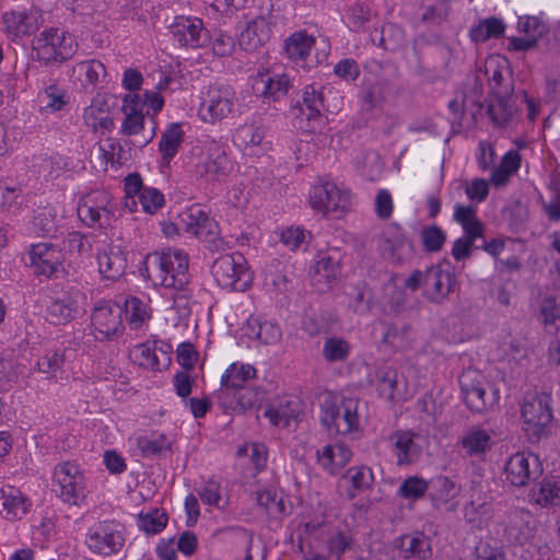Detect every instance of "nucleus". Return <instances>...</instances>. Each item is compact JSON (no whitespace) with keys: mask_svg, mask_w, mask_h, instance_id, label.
<instances>
[{"mask_svg":"<svg viewBox=\"0 0 560 560\" xmlns=\"http://www.w3.org/2000/svg\"><path fill=\"white\" fill-rule=\"evenodd\" d=\"M485 72L495 101L489 105V114L498 125L512 117L514 108L509 103L513 93L511 79L508 75V61L498 55L489 56L485 61Z\"/></svg>","mask_w":560,"mask_h":560,"instance_id":"nucleus-1","label":"nucleus"},{"mask_svg":"<svg viewBox=\"0 0 560 560\" xmlns=\"http://www.w3.org/2000/svg\"><path fill=\"white\" fill-rule=\"evenodd\" d=\"M308 203L322 217L339 220L353 210L354 196L346 186L324 180L311 188Z\"/></svg>","mask_w":560,"mask_h":560,"instance_id":"nucleus-2","label":"nucleus"},{"mask_svg":"<svg viewBox=\"0 0 560 560\" xmlns=\"http://www.w3.org/2000/svg\"><path fill=\"white\" fill-rule=\"evenodd\" d=\"M359 400L343 398L340 402L327 394L320 402V420L329 434H348L358 429Z\"/></svg>","mask_w":560,"mask_h":560,"instance_id":"nucleus-3","label":"nucleus"},{"mask_svg":"<svg viewBox=\"0 0 560 560\" xmlns=\"http://www.w3.org/2000/svg\"><path fill=\"white\" fill-rule=\"evenodd\" d=\"M215 282L225 290L244 292L253 282L247 261L242 254H226L218 257L212 265Z\"/></svg>","mask_w":560,"mask_h":560,"instance_id":"nucleus-4","label":"nucleus"},{"mask_svg":"<svg viewBox=\"0 0 560 560\" xmlns=\"http://www.w3.org/2000/svg\"><path fill=\"white\" fill-rule=\"evenodd\" d=\"M155 280L165 288L182 290L188 283V255L180 249L167 248L154 253Z\"/></svg>","mask_w":560,"mask_h":560,"instance_id":"nucleus-5","label":"nucleus"},{"mask_svg":"<svg viewBox=\"0 0 560 560\" xmlns=\"http://www.w3.org/2000/svg\"><path fill=\"white\" fill-rule=\"evenodd\" d=\"M459 383L465 404L470 411L482 413L499 402V389L492 387L479 372L465 371Z\"/></svg>","mask_w":560,"mask_h":560,"instance_id":"nucleus-6","label":"nucleus"},{"mask_svg":"<svg viewBox=\"0 0 560 560\" xmlns=\"http://www.w3.org/2000/svg\"><path fill=\"white\" fill-rule=\"evenodd\" d=\"M235 91L228 84L210 85L202 96L198 115L207 124H217L226 119L234 110Z\"/></svg>","mask_w":560,"mask_h":560,"instance_id":"nucleus-7","label":"nucleus"},{"mask_svg":"<svg viewBox=\"0 0 560 560\" xmlns=\"http://www.w3.org/2000/svg\"><path fill=\"white\" fill-rule=\"evenodd\" d=\"M54 485L58 487V497L67 504L80 505L86 497L85 476L77 463L58 464L54 470Z\"/></svg>","mask_w":560,"mask_h":560,"instance_id":"nucleus-8","label":"nucleus"},{"mask_svg":"<svg viewBox=\"0 0 560 560\" xmlns=\"http://www.w3.org/2000/svg\"><path fill=\"white\" fill-rule=\"evenodd\" d=\"M125 542L122 526L114 521H103L88 529L85 544L93 553L108 557L118 553Z\"/></svg>","mask_w":560,"mask_h":560,"instance_id":"nucleus-9","label":"nucleus"},{"mask_svg":"<svg viewBox=\"0 0 560 560\" xmlns=\"http://www.w3.org/2000/svg\"><path fill=\"white\" fill-rule=\"evenodd\" d=\"M33 49L37 59L45 62L63 61L74 51L72 37L58 28L43 31L34 38Z\"/></svg>","mask_w":560,"mask_h":560,"instance_id":"nucleus-10","label":"nucleus"},{"mask_svg":"<svg viewBox=\"0 0 560 560\" xmlns=\"http://www.w3.org/2000/svg\"><path fill=\"white\" fill-rule=\"evenodd\" d=\"M26 256L27 266L36 277L49 279L63 271L65 255L56 244L47 242L33 244L30 246Z\"/></svg>","mask_w":560,"mask_h":560,"instance_id":"nucleus-11","label":"nucleus"},{"mask_svg":"<svg viewBox=\"0 0 560 560\" xmlns=\"http://www.w3.org/2000/svg\"><path fill=\"white\" fill-rule=\"evenodd\" d=\"M122 307L110 300H101L94 304L92 312V325L95 338L100 340L113 339L124 330Z\"/></svg>","mask_w":560,"mask_h":560,"instance_id":"nucleus-12","label":"nucleus"},{"mask_svg":"<svg viewBox=\"0 0 560 560\" xmlns=\"http://www.w3.org/2000/svg\"><path fill=\"white\" fill-rule=\"evenodd\" d=\"M112 197L101 190L83 196L78 203V217L88 226H103L108 224L113 213Z\"/></svg>","mask_w":560,"mask_h":560,"instance_id":"nucleus-13","label":"nucleus"},{"mask_svg":"<svg viewBox=\"0 0 560 560\" xmlns=\"http://www.w3.org/2000/svg\"><path fill=\"white\" fill-rule=\"evenodd\" d=\"M524 430L530 438H540L552 421V412L547 396H534L522 405Z\"/></svg>","mask_w":560,"mask_h":560,"instance_id":"nucleus-14","label":"nucleus"},{"mask_svg":"<svg viewBox=\"0 0 560 560\" xmlns=\"http://www.w3.org/2000/svg\"><path fill=\"white\" fill-rule=\"evenodd\" d=\"M536 533V520L524 508L510 510L503 520V535L506 541L514 545L528 542Z\"/></svg>","mask_w":560,"mask_h":560,"instance_id":"nucleus-15","label":"nucleus"},{"mask_svg":"<svg viewBox=\"0 0 560 560\" xmlns=\"http://www.w3.org/2000/svg\"><path fill=\"white\" fill-rule=\"evenodd\" d=\"M542 472L539 458L532 453L517 452L505 464V479L512 486L525 487Z\"/></svg>","mask_w":560,"mask_h":560,"instance_id":"nucleus-16","label":"nucleus"},{"mask_svg":"<svg viewBox=\"0 0 560 560\" xmlns=\"http://www.w3.org/2000/svg\"><path fill=\"white\" fill-rule=\"evenodd\" d=\"M231 162L224 148L215 141L209 142L196 166L197 174L206 180H221L230 173Z\"/></svg>","mask_w":560,"mask_h":560,"instance_id":"nucleus-17","label":"nucleus"},{"mask_svg":"<svg viewBox=\"0 0 560 560\" xmlns=\"http://www.w3.org/2000/svg\"><path fill=\"white\" fill-rule=\"evenodd\" d=\"M423 295L431 302L441 303L453 291L455 275L448 262H439L425 270Z\"/></svg>","mask_w":560,"mask_h":560,"instance_id":"nucleus-18","label":"nucleus"},{"mask_svg":"<svg viewBox=\"0 0 560 560\" xmlns=\"http://www.w3.org/2000/svg\"><path fill=\"white\" fill-rule=\"evenodd\" d=\"M380 254L392 262H402L413 255V245L397 226L387 228L377 244Z\"/></svg>","mask_w":560,"mask_h":560,"instance_id":"nucleus-19","label":"nucleus"},{"mask_svg":"<svg viewBox=\"0 0 560 560\" xmlns=\"http://www.w3.org/2000/svg\"><path fill=\"white\" fill-rule=\"evenodd\" d=\"M256 376V369L250 364L234 362L229 365L221 377L218 399L222 407L232 408L231 394L244 387L245 383Z\"/></svg>","mask_w":560,"mask_h":560,"instance_id":"nucleus-20","label":"nucleus"},{"mask_svg":"<svg viewBox=\"0 0 560 560\" xmlns=\"http://www.w3.org/2000/svg\"><path fill=\"white\" fill-rule=\"evenodd\" d=\"M281 337L279 327L271 322H261L256 316H249L241 328V340L247 339V348L275 346Z\"/></svg>","mask_w":560,"mask_h":560,"instance_id":"nucleus-21","label":"nucleus"},{"mask_svg":"<svg viewBox=\"0 0 560 560\" xmlns=\"http://www.w3.org/2000/svg\"><path fill=\"white\" fill-rule=\"evenodd\" d=\"M183 230L205 242H212L219 235L218 223L198 207H191L179 215Z\"/></svg>","mask_w":560,"mask_h":560,"instance_id":"nucleus-22","label":"nucleus"},{"mask_svg":"<svg viewBox=\"0 0 560 560\" xmlns=\"http://www.w3.org/2000/svg\"><path fill=\"white\" fill-rule=\"evenodd\" d=\"M312 281L318 290L329 289L340 275V256L337 252L319 253L312 268Z\"/></svg>","mask_w":560,"mask_h":560,"instance_id":"nucleus-23","label":"nucleus"},{"mask_svg":"<svg viewBox=\"0 0 560 560\" xmlns=\"http://www.w3.org/2000/svg\"><path fill=\"white\" fill-rule=\"evenodd\" d=\"M171 33L180 46L196 48L207 40L203 23L197 18H177L171 25Z\"/></svg>","mask_w":560,"mask_h":560,"instance_id":"nucleus-24","label":"nucleus"},{"mask_svg":"<svg viewBox=\"0 0 560 560\" xmlns=\"http://www.w3.org/2000/svg\"><path fill=\"white\" fill-rule=\"evenodd\" d=\"M122 113L125 120L121 125V132L127 136L139 133L143 129L144 116L149 115L145 109V102L137 93H128L122 100Z\"/></svg>","mask_w":560,"mask_h":560,"instance_id":"nucleus-25","label":"nucleus"},{"mask_svg":"<svg viewBox=\"0 0 560 560\" xmlns=\"http://www.w3.org/2000/svg\"><path fill=\"white\" fill-rule=\"evenodd\" d=\"M270 23L265 16H257L246 23L238 36L240 47L248 52L257 51L270 38Z\"/></svg>","mask_w":560,"mask_h":560,"instance_id":"nucleus-26","label":"nucleus"},{"mask_svg":"<svg viewBox=\"0 0 560 560\" xmlns=\"http://www.w3.org/2000/svg\"><path fill=\"white\" fill-rule=\"evenodd\" d=\"M351 457V450L343 443L326 444L316 453L318 465L330 475L341 471Z\"/></svg>","mask_w":560,"mask_h":560,"instance_id":"nucleus-27","label":"nucleus"},{"mask_svg":"<svg viewBox=\"0 0 560 560\" xmlns=\"http://www.w3.org/2000/svg\"><path fill=\"white\" fill-rule=\"evenodd\" d=\"M254 86L265 98L278 101L287 95L292 83L285 73L266 71L256 75Z\"/></svg>","mask_w":560,"mask_h":560,"instance_id":"nucleus-28","label":"nucleus"},{"mask_svg":"<svg viewBox=\"0 0 560 560\" xmlns=\"http://www.w3.org/2000/svg\"><path fill=\"white\" fill-rule=\"evenodd\" d=\"M370 384L375 387L378 396L388 401H395L402 396V386L398 383V373L388 365L380 366L370 377Z\"/></svg>","mask_w":560,"mask_h":560,"instance_id":"nucleus-29","label":"nucleus"},{"mask_svg":"<svg viewBox=\"0 0 560 560\" xmlns=\"http://www.w3.org/2000/svg\"><path fill=\"white\" fill-rule=\"evenodd\" d=\"M84 124L95 132L105 133L114 127L109 105L104 95L97 94L83 112Z\"/></svg>","mask_w":560,"mask_h":560,"instance_id":"nucleus-30","label":"nucleus"},{"mask_svg":"<svg viewBox=\"0 0 560 560\" xmlns=\"http://www.w3.org/2000/svg\"><path fill=\"white\" fill-rule=\"evenodd\" d=\"M37 10L10 11L3 14L2 21L7 33L14 36L30 35L40 25Z\"/></svg>","mask_w":560,"mask_h":560,"instance_id":"nucleus-31","label":"nucleus"},{"mask_svg":"<svg viewBox=\"0 0 560 560\" xmlns=\"http://www.w3.org/2000/svg\"><path fill=\"white\" fill-rule=\"evenodd\" d=\"M100 273L104 279L118 280L126 270L127 259L119 247H109L97 254Z\"/></svg>","mask_w":560,"mask_h":560,"instance_id":"nucleus-32","label":"nucleus"},{"mask_svg":"<svg viewBox=\"0 0 560 560\" xmlns=\"http://www.w3.org/2000/svg\"><path fill=\"white\" fill-rule=\"evenodd\" d=\"M458 487L447 477H436L430 486V497L435 508H444L446 511H454L457 502L454 499L458 495Z\"/></svg>","mask_w":560,"mask_h":560,"instance_id":"nucleus-33","label":"nucleus"},{"mask_svg":"<svg viewBox=\"0 0 560 560\" xmlns=\"http://www.w3.org/2000/svg\"><path fill=\"white\" fill-rule=\"evenodd\" d=\"M529 501L541 508L560 505V477L550 476L544 478L530 490Z\"/></svg>","mask_w":560,"mask_h":560,"instance_id":"nucleus-34","label":"nucleus"},{"mask_svg":"<svg viewBox=\"0 0 560 560\" xmlns=\"http://www.w3.org/2000/svg\"><path fill=\"white\" fill-rule=\"evenodd\" d=\"M0 494V504L8 518H22L27 513L31 503L20 489L7 486Z\"/></svg>","mask_w":560,"mask_h":560,"instance_id":"nucleus-35","label":"nucleus"},{"mask_svg":"<svg viewBox=\"0 0 560 560\" xmlns=\"http://www.w3.org/2000/svg\"><path fill=\"white\" fill-rule=\"evenodd\" d=\"M460 445L469 456H480L491 450L493 436L488 430L471 428L460 439Z\"/></svg>","mask_w":560,"mask_h":560,"instance_id":"nucleus-36","label":"nucleus"},{"mask_svg":"<svg viewBox=\"0 0 560 560\" xmlns=\"http://www.w3.org/2000/svg\"><path fill=\"white\" fill-rule=\"evenodd\" d=\"M397 546L404 559L419 558L427 559L431 556V545L423 534L406 535L399 538Z\"/></svg>","mask_w":560,"mask_h":560,"instance_id":"nucleus-37","label":"nucleus"},{"mask_svg":"<svg viewBox=\"0 0 560 560\" xmlns=\"http://www.w3.org/2000/svg\"><path fill=\"white\" fill-rule=\"evenodd\" d=\"M342 478L349 483L347 497L350 500L368 490L374 481L373 472L366 466L351 467L346 471Z\"/></svg>","mask_w":560,"mask_h":560,"instance_id":"nucleus-38","label":"nucleus"},{"mask_svg":"<svg viewBox=\"0 0 560 560\" xmlns=\"http://www.w3.org/2000/svg\"><path fill=\"white\" fill-rule=\"evenodd\" d=\"M399 465H406L415 460L420 447L415 442V434L409 431L396 432L390 438Z\"/></svg>","mask_w":560,"mask_h":560,"instance_id":"nucleus-39","label":"nucleus"},{"mask_svg":"<svg viewBox=\"0 0 560 560\" xmlns=\"http://www.w3.org/2000/svg\"><path fill=\"white\" fill-rule=\"evenodd\" d=\"M521 166V155L515 150L508 151L500 164L492 170L490 182L494 187L505 186L511 176L514 175Z\"/></svg>","mask_w":560,"mask_h":560,"instance_id":"nucleus-40","label":"nucleus"},{"mask_svg":"<svg viewBox=\"0 0 560 560\" xmlns=\"http://www.w3.org/2000/svg\"><path fill=\"white\" fill-rule=\"evenodd\" d=\"M184 139V131L179 124H171L164 130L159 143V151L163 161L170 162L178 152Z\"/></svg>","mask_w":560,"mask_h":560,"instance_id":"nucleus-41","label":"nucleus"},{"mask_svg":"<svg viewBox=\"0 0 560 560\" xmlns=\"http://www.w3.org/2000/svg\"><path fill=\"white\" fill-rule=\"evenodd\" d=\"M136 445L143 457H151L168 451L172 446V440L164 433H153L150 436H138Z\"/></svg>","mask_w":560,"mask_h":560,"instance_id":"nucleus-42","label":"nucleus"},{"mask_svg":"<svg viewBox=\"0 0 560 560\" xmlns=\"http://www.w3.org/2000/svg\"><path fill=\"white\" fill-rule=\"evenodd\" d=\"M57 210L52 207L38 208L32 219L33 231L37 234L50 235L57 231Z\"/></svg>","mask_w":560,"mask_h":560,"instance_id":"nucleus-43","label":"nucleus"},{"mask_svg":"<svg viewBox=\"0 0 560 560\" xmlns=\"http://www.w3.org/2000/svg\"><path fill=\"white\" fill-rule=\"evenodd\" d=\"M314 43V37L305 31L295 32L285 40V51L291 59H305Z\"/></svg>","mask_w":560,"mask_h":560,"instance_id":"nucleus-44","label":"nucleus"},{"mask_svg":"<svg viewBox=\"0 0 560 560\" xmlns=\"http://www.w3.org/2000/svg\"><path fill=\"white\" fill-rule=\"evenodd\" d=\"M126 315L132 329L141 328L151 318V308L148 303L138 299L130 298L125 302Z\"/></svg>","mask_w":560,"mask_h":560,"instance_id":"nucleus-45","label":"nucleus"},{"mask_svg":"<svg viewBox=\"0 0 560 560\" xmlns=\"http://www.w3.org/2000/svg\"><path fill=\"white\" fill-rule=\"evenodd\" d=\"M42 109L50 113L61 110L68 103L66 91L56 84L45 86L38 94Z\"/></svg>","mask_w":560,"mask_h":560,"instance_id":"nucleus-46","label":"nucleus"},{"mask_svg":"<svg viewBox=\"0 0 560 560\" xmlns=\"http://www.w3.org/2000/svg\"><path fill=\"white\" fill-rule=\"evenodd\" d=\"M504 28L505 26L501 19L489 18L480 21L471 30L470 36L475 42H487L490 38H498L503 35Z\"/></svg>","mask_w":560,"mask_h":560,"instance_id":"nucleus-47","label":"nucleus"},{"mask_svg":"<svg viewBox=\"0 0 560 560\" xmlns=\"http://www.w3.org/2000/svg\"><path fill=\"white\" fill-rule=\"evenodd\" d=\"M167 514L163 510L153 509L138 516V526L147 535H155L167 525Z\"/></svg>","mask_w":560,"mask_h":560,"instance_id":"nucleus-48","label":"nucleus"},{"mask_svg":"<svg viewBox=\"0 0 560 560\" xmlns=\"http://www.w3.org/2000/svg\"><path fill=\"white\" fill-rule=\"evenodd\" d=\"M69 296L56 300L47 307V319L54 325H60L73 318L75 308Z\"/></svg>","mask_w":560,"mask_h":560,"instance_id":"nucleus-49","label":"nucleus"},{"mask_svg":"<svg viewBox=\"0 0 560 560\" xmlns=\"http://www.w3.org/2000/svg\"><path fill=\"white\" fill-rule=\"evenodd\" d=\"M265 133L266 130L264 126L245 124L237 129L235 138L244 149H250L259 147L262 143Z\"/></svg>","mask_w":560,"mask_h":560,"instance_id":"nucleus-50","label":"nucleus"},{"mask_svg":"<svg viewBox=\"0 0 560 560\" xmlns=\"http://www.w3.org/2000/svg\"><path fill=\"white\" fill-rule=\"evenodd\" d=\"M264 396V392L259 388L244 386L231 394L230 399L233 401L231 409L236 407L243 410L253 408L261 402Z\"/></svg>","mask_w":560,"mask_h":560,"instance_id":"nucleus-51","label":"nucleus"},{"mask_svg":"<svg viewBox=\"0 0 560 560\" xmlns=\"http://www.w3.org/2000/svg\"><path fill=\"white\" fill-rule=\"evenodd\" d=\"M295 416L296 410L292 407L291 401H285V404H280L277 407L269 406L264 411V417H266L271 424L283 428L288 427Z\"/></svg>","mask_w":560,"mask_h":560,"instance_id":"nucleus-52","label":"nucleus"},{"mask_svg":"<svg viewBox=\"0 0 560 560\" xmlns=\"http://www.w3.org/2000/svg\"><path fill=\"white\" fill-rule=\"evenodd\" d=\"M540 320L549 331H558L560 329V304L553 298L542 300Z\"/></svg>","mask_w":560,"mask_h":560,"instance_id":"nucleus-53","label":"nucleus"},{"mask_svg":"<svg viewBox=\"0 0 560 560\" xmlns=\"http://www.w3.org/2000/svg\"><path fill=\"white\" fill-rule=\"evenodd\" d=\"M256 501L258 505L262 506L270 514H282L285 506L281 497H278L277 491L271 488L257 491Z\"/></svg>","mask_w":560,"mask_h":560,"instance_id":"nucleus-54","label":"nucleus"},{"mask_svg":"<svg viewBox=\"0 0 560 560\" xmlns=\"http://www.w3.org/2000/svg\"><path fill=\"white\" fill-rule=\"evenodd\" d=\"M162 353L165 357L162 363H160L155 352H129V360L141 368L160 371L171 362V358L167 355L168 352Z\"/></svg>","mask_w":560,"mask_h":560,"instance_id":"nucleus-55","label":"nucleus"},{"mask_svg":"<svg viewBox=\"0 0 560 560\" xmlns=\"http://www.w3.org/2000/svg\"><path fill=\"white\" fill-rule=\"evenodd\" d=\"M147 213H155L164 206V195L154 187H145L137 200Z\"/></svg>","mask_w":560,"mask_h":560,"instance_id":"nucleus-56","label":"nucleus"},{"mask_svg":"<svg viewBox=\"0 0 560 560\" xmlns=\"http://www.w3.org/2000/svg\"><path fill=\"white\" fill-rule=\"evenodd\" d=\"M303 103L308 109V117H318L324 109L322 91L314 84L306 85L303 92Z\"/></svg>","mask_w":560,"mask_h":560,"instance_id":"nucleus-57","label":"nucleus"},{"mask_svg":"<svg viewBox=\"0 0 560 560\" xmlns=\"http://www.w3.org/2000/svg\"><path fill=\"white\" fill-rule=\"evenodd\" d=\"M78 70L84 75L85 82L92 85L102 82L106 75L105 66L95 59L80 62L78 65Z\"/></svg>","mask_w":560,"mask_h":560,"instance_id":"nucleus-58","label":"nucleus"},{"mask_svg":"<svg viewBox=\"0 0 560 560\" xmlns=\"http://www.w3.org/2000/svg\"><path fill=\"white\" fill-rule=\"evenodd\" d=\"M429 489L428 482L418 477L407 478L399 487L398 493L406 500H418Z\"/></svg>","mask_w":560,"mask_h":560,"instance_id":"nucleus-59","label":"nucleus"},{"mask_svg":"<svg viewBox=\"0 0 560 560\" xmlns=\"http://www.w3.org/2000/svg\"><path fill=\"white\" fill-rule=\"evenodd\" d=\"M445 240V233L436 225L427 226L421 232V242L427 252L440 250Z\"/></svg>","mask_w":560,"mask_h":560,"instance_id":"nucleus-60","label":"nucleus"},{"mask_svg":"<svg viewBox=\"0 0 560 560\" xmlns=\"http://www.w3.org/2000/svg\"><path fill=\"white\" fill-rule=\"evenodd\" d=\"M145 187L142 185V179L138 174H130L125 179V191H126V201L125 206L130 209V211H137L138 201L136 197H139L141 191Z\"/></svg>","mask_w":560,"mask_h":560,"instance_id":"nucleus-61","label":"nucleus"},{"mask_svg":"<svg viewBox=\"0 0 560 560\" xmlns=\"http://www.w3.org/2000/svg\"><path fill=\"white\" fill-rule=\"evenodd\" d=\"M238 456L248 455L256 469H262L267 463V447L260 443H247L237 450Z\"/></svg>","mask_w":560,"mask_h":560,"instance_id":"nucleus-62","label":"nucleus"},{"mask_svg":"<svg viewBox=\"0 0 560 560\" xmlns=\"http://www.w3.org/2000/svg\"><path fill=\"white\" fill-rule=\"evenodd\" d=\"M198 495L205 504L222 508L220 505V483L217 480L210 479L206 481L198 490Z\"/></svg>","mask_w":560,"mask_h":560,"instance_id":"nucleus-63","label":"nucleus"},{"mask_svg":"<svg viewBox=\"0 0 560 560\" xmlns=\"http://www.w3.org/2000/svg\"><path fill=\"white\" fill-rule=\"evenodd\" d=\"M465 192L469 200L482 202L489 195V183L483 178H474L466 184Z\"/></svg>","mask_w":560,"mask_h":560,"instance_id":"nucleus-64","label":"nucleus"}]
</instances>
